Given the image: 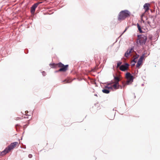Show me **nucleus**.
I'll use <instances>...</instances> for the list:
<instances>
[{"label":"nucleus","mask_w":160,"mask_h":160,"mask_svg":"<svg viewBox=\"0 0 160 160\" xmlns=\"http://www.w3.org/2000/svg\"><path fill=\"white\" fill-rule=\"evenodd\" d=\"M129 66V64L127 63H125L124 65H121L119 67V69L122 71H125L128 69Z\"/></svg>","instance_id":"7"},{"label":"nucleus","mask_w":160,"mask_h":160,"mask_svg":"<svg viewBox=\"0 0 160 160\" xmlns=\"http://www.w3.org/2000/svg\"><path fill=\"white\" fill-rule=\"evenodd\" d=\"M148 23L149 25L153 27L155 25V22L153 18L151 17L148 19Z\"/></svg>","instance_id":"6"},{"label":"nucleus","mask_w":160,"mask_h":160,"mask_svg":"<svg viewBox=\"0 0 160 160\" xmlns=\"http://www.w3.org/2000/svg\"><path fill=\"white\" fill-rule=\"evenodd\" d=\"M147 39V37L144 35L138 36V39L137 40V43L138 44L142 45L145 43Z\"/></svg>","instance_id":"4"},{"label":"nucleus","mask_w":160,"mask_h":160,"mask_svg":"<svg viewBox=\"0 0 160 160\" xmlns=\"http://www.w3.org/2000/svg\"><path fill=\"white\" fill-rule=\"evenodd\" d=\"M50 65L52 68H57L58 67L60 68L57 72H65L67 70L68 67V65H64L61 62L57 64H50Z\"/></svg>","instance_id":"2"},{"label":"nucleus","mask_w":160,"mask_h":160,"mask_svg":"<svg viewBox=\"0 0 160 160\" xmlns=\"http://www.w3.org/2000/svg\"><path fill=\"white\" fill-rule=\"evenodd\" d=\"M28 157H29V158H32V154H29V155H28Z\"/></svg>","instance_id":"20"},{"label":"nucleus","mask_w":160,"mask_h":160,"mask_svg":"<svg viewBox=\"0 0 160 160\" xmlns=\"http://www.w3.org/2000/svg\"><path fill=\"white\" fill-rule=\"evenodd\" d=\"M25 126H26V125H24V127H25Z\"/></svg>","instance_id":"28"},{"label":"nucleus","mask_w":160,"mask_h":160,"mask_svg":"<svg viewBox=\"0 0 160 160\" xmlns=\"http://www.w3.org/2000/svg\"><path fill=\"white\" fill-rule=\"evenodd\" d=\"M41 2H38L34 4L31 8V12L33 14L34 13L36 8L38 6V5L41 3Z\"/></svg>","instance_id":"8"},{"label":"nucleus","mask_w":160,"mask_h":160,"mask_svg":"<svg viewBox=\"0 0 160 160\" xmlns=\"http://www.w3.org/2000/svg\"><path fill=\"white\" fill-rule=\"evenodd\" d=\"M132 62H133L134 63L136 62V61H135V59L133 60Z\"/></svg>","instance_id":"23"},{"label":"nucleus","mask_w":160,"mask_h":160,"mask_svg":"<svg viewBox=\"0 0 160 160\" xmlns=\"http://www.w3.org/2000/svg\"><path fill=\"white\" fill-rule=\"evenodd\" d=\"M122 63V62H118L117 63V68H118V67L119 68V67L120 66V65H121Z\"/></svg>","instance_id":"18"},{"label":"nucleus","mask_w":160,"mask_h":160,"mask_svg":"<svg viewBox=\"0 0 160 160\" xmlns=\"http://www.w3.org/2000/svg\"><path fill=\"white\" fill-rule=\"evenodd\" d=\"M144 13H143L142 16H141V20L143 22H144V21L143 20H142V17L143 16H144Z\"/></svg>","instance_id":"19"},{"label":"nucleus","mask_w":160,"mask_h":160,"mask_svg":"<svg viewBox=\"0 0 160 160\" xmlns=\"http://www.w3.org/2000/svg\"><path fill=\"white\" fill-rule=\"evenodd\" d=\"M120 79L119 77H114V83H119L118 82L120 81Z\"/></svg>","instance_id":"13"},{"label":"nucleus","mask_w":160,"mask_h":160,"mask_svg":"<svg viewBox=\"0 0 160 160\" xmlns=\"http://www.w3.org/2000/svg\"><path fill=\"white\" fill-rule=\"evenodd\" d=\"M143 59V57L141 56L138 60L136 65L137 68H139L141 65L142 64V61Z\"/></svg>","instance_id":"10"},{"label":"nucleus","mask_w":160,"mask_h":160,"mask_svg":"<svg viewBox=\"0 0 160 160\" xmlns=\"http://www.w3.org/2000/svg\"><path fill=\"white\" fill-rule=\"evenodd\" d=\"M24 118H28V117H24Z\"/></svg>","instance_id":"27"},{"label":"nucleus","mask_w":160,"mask_h":160,"mask_svg":"<svg viewBox=\"0 0 160 160\" xmlns=\"http://www.w3.org/2000/svg\"><path fill=\"white\" fill-rule=\"evenodd\" d=\"M150 7V4L148 3H145L143 7L145 9V12H147L149 10Z\"/></svg>","instance_id":"12"},{"label":"nucleus","mask_w":160,"mask_h":160,"mask_svg":"<svg viewBox=\"0 0 160 160\" xmlns=\"http://www.w3.org/2000/svg\"><path fill=\"white\" fill-rule=\"evenodd\" d=\"M19 144L18 142H14L11 143L10 145L8 146L3 151L0 152V156H4L7 153L10 152L16 147Z\"/></svg>","instance_id":"1"},{"label":"nucleus","mask_w":160,"mask_h":160,"mask_svg":"<svg viewBox=\"0 0 160 160\" xmlns=\"http://www.w3.org/2000/svg\"><path fill=\"white\" fill-rule=\"evenodd\" d=\"M127 81L126 82V84L129 85L131 84L133 81V76L129 72H127L125 76Z\"/></svg>","instance_id":"5"},{"label":"nucleus","mask_w":160,"mask_h":160,"mask_svg":"<svg viewBox=\"0 0 160 160\" xmlns=\"http://www.w3.org/2000/svg\"><path fill=\"white\" fill-rule=\"evenodd\" d=\"M127 84H126V83H124V82H123L122 83V85H123V87H124L126 85H127Z\"/></svg>","instance_id":"21"},{"label":"nucleus","mask_w":160,"mask_h":160,"mask_svg":"<svg viewBox=\"0 0 160 160\" xmlns=\"http://www.w3.org/2000/svg\"><path fill=\"white\" fill-rule=\"evenodd\" d=\"M25 115H26V116H27V115H27V113H28V111H26L25 112Z\"/></svg>","instance_id":"22"},{"label":"nucleus","mask_w":160,"mask_h":160,"mask_svg":"<svg viewBox=\"0 0 160 160\" xmlns=\"http://www.w3.org/2000/svg\"><path fill=\"white\" fill-rule=\"evenodd\" d=\"M137 28L138 29V30L139 32L140 33L142 32V30L139 24H138V23L137 24Z\"/></svg>","instance_id":"16"},{"label":"nucleus","mask_w":160,"mask_h":160,"mask_svg":"<svg viewBox=\"0 0 160 160\" xmlns=\"http://www.w3.org/2000/svg\"><path fill=\"white\" fill-rule=\"evenodd\" d=\"M114 84L112 85V89H114L116 90L119 88L122 89V86L119 85V83H116L113 82Z\"/></svg>","instance_id":"9"},{"label":"nucleus","mask_w":160,"mask_h":160,"mask_svg":"<svg viewBox=\"0 0 160 160\" xmlns=\"http://www.w3.org/2000/svg\"><path fill=\"white\" fill-rule=\"evenodd\" d=\"M62 82H63L64 84H65L66 83H70V82H71V81L69 79H66L65 80L63 81Z\"/></svg>","instance_id":"15"},{"label":"nucleus","mask_w":160,"mask_h":160,"mask_svg":"<svg viewBox=\"0 0 160 160\" xmlns=\"http://www.w3.org/2000/svg\"><path fill=\"white\" fill-rule=\"evenodd\" d=\"M133 51V49L132 48H131L130 49H128L125 53L124 55L127 58L130 55L131 53Z\"/></svg>","instance_id":"11"},{"label":"nucleus","mask_w":160,"mask_h":160,"mask_svg":"<svg viewBox=\"0 0 160 160\" xmlns=\"http://www.w3.org/2000/svg\"><path fill=\"white\" fill-rule=\"evenodd\" d=\"M127 28H126L125 29V30L123 32V33H124V32H126V31L127 30Z\"/></svg>","instance_id":"25"},{"label":"nucleus","mask_w":160,"mask_h":160,"mask_svg":"<svg viewBox=\"0 0 160 160\" xmlns=\"http://www.w3.org/2000/svg\"><path fill=\"white\" fill-rule=\"evenodd\" d=\"M102 92H103L104 93L108 94L109 93L110 91L109 90L107 89L106 88H105L104 89H103L102 90Z\"/></svg>","instance_id":"14"},{"label":"nucleus","mask_w":160,"mask_h":160,"mask_svg":"<svg viewBox=\"0 0 160 160\" xmlns=\"http://www.w3.org/2000/svg\"><path fill=\"white\" fill-rule=\"evenodd\" d=\"M110 85V84H108V85L105 86V88L107 89H108V90L110 89H112V85L111 86H109Z\"/></svg>","instance_id":"17"},{"label":"nucleus","mask_w":160,"mask_h":160,"mask_svg":"<svg viewBox=\"0 0 160 160\" xmlns=\"http://www.w3.org/2000/svg\"><path fill=\"white\" fill-rule=\"evenodd\" d=\"M134 65H135V63H134V64H133L132 65V66H134Z\"/></svg>","instance_id":"26"},{"label":"nucleus","mask_w":160,"mask_h":160,"mask_svg":"<svg viewBox=\"0 0 160 160\" xmlns=\"http://www.w3.org/2000/svg\"><path fill=\"white\" fill-rule=\"evenodd\" d=\"M130 12L127 10L121 11L119 13L118 19L119 21L123 20L130 16Z\"/></svg>","instance_id":"3"},{"label":"nucleus","mask_w":160,"mask_h":160,"mask_svg":"<svg viewBox=\"0 0 160 160\" xmlns=\"http://www.w3.org/2000/svg\"><path fill=\"white\" fill-rule=\"evenodd\" d=\"M127 28H126L125 29V30L123 32V33H124V32H126V31L127 30Z\"/></svg>","instance_id":"24"}]
</instances>
